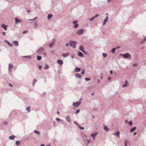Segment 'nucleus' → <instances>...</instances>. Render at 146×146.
I'll list each match as a JSON object with an SVG mask.
<instances>
[{
  "label": "nucleus",
  "instance_id": "f257e3e1",
  "mask_svg": "<svg viewBox=\"0 0 146 146\" xmlns=\"http://www.w3.org/2000/svg\"><path fill=\"white\" fill-rule=\"evenodd\" d=\"M76 43L75 41H72L70 42V45L73 48H75L76 46Z\"/></svg>",
  "mask_w": 146,
  "mask_h": 146
},
{
  "label": "nucleus",
  "instance_id": "f03ea898",
  "mask_svg": "<svg viewBox=\"0 0 146 146\" xmlns=\"http://www.w3.org/2000/svg\"><path fill=\"white\" fill-rule=\"evenodd\" d=\"M120 55L123 56L125 58H128L129 57H131L130 55L128 53H126L124 54H121Z\"/></svg>",
  "mask_w": 146,
  "mask_h": 146
},
{
  "label": "nucleus",
  "instance_id": "7ed1b4c3",
  "mask_svg": "<svg viewBox=\"0 0 146 146\" xmlns=\"http://www.w3.org/2000/svg\"><path fill=\"white\" fill-rule=\"evenodd\" d=\"M81 102V101L76 102H74L73 103V105L74 107H77L80 105Z\"/></svg>",
  "mask_w": 146,
  "mask_h": 146
},
{
  "label": "nucleus",
  "instance_id": "20e7f679",
  "mask_svg": "<svg viewBox=\"0 0 146 146\" xmlns=\"http://www.w3.org/2000/svg\"><path fill=\"white\" fill-rule=\"evenodd\" d=\"M83 33V30L82 29H79L77 31V33L79 35H82Z\"/></svg>",
  "mask_w": 146,
  "mask_h": 146
},
{
  "label": "nucleus",
  "instance_id": "39448f33",
  "mask_svg": "<svg viewBox=\"0 0 146 146\" xmlns=\"http://www.w3.org/2000/svg\"><path fill=\"white\" fill-rule=\"evenodd\" d=\"M13 67V66L12 64H9V70L10 72H11V71Z\"/></svg>",
  "mask_w": 146,
  "mask_h": 146
},
{
  "label": "nucleus",
  "instance_id": "423d86ee",
  "mask_svg": "<svg viewBox=\"0 0 146 146\" xmlns=\"http://www.w3.org/2000/svg\"><path fill=\"white\" fill-rule=\"evenodd\" d=\"M78 22V21H74L73 23L74 24V27L75 28H76L77 27H78V25L77 23Z\"/></svg>",
  "mask_w": 146,
  "mask_h": 146
},
{
  "label": "nucleus",
  "instance_id": "0eeeda50",
  "mask_svg": "<svg viewBox=\"0 0 146 146\" xmlns=\"http://www.w3.org/2000/svg\"><path fill=\"white\" fill-rule=\"evenodd\" d=\"M15 22L16 23H18L20 22H22V21L17 18H16L15 19Z\"/></svg>",
  "mask_w": 146,
  "mask_h": 146
},
{
  "label": "nucleus",
  "instance_id": "6e6552de",
  "mask_svg": "<svg viewBox=\"0 0 146 146\" xmlns=\"http://www.w3.org/2000/svg\"><path fill=\"white\" fill-rule=\"evenodd\" d=\"M79 49H80V50H81L84 53L86 54H87L86 53V52L84 50V48L83 47V46H80Z\"/></svg>",
  "mask_w": 146,
  "mask_h": 146
},
{
  "label": "nucleus",
  "instance_id": "1a4fd4ad",
  "mask_svg": "<svg viewBox=\"0 0 146 146\" xmlns=\"http://www.w3.org/2000/svg\"><path fill=\"white\" fill-rule=\"evenodd\" d=\"M57 62L60 65H61L63 64L62 61L60 59H58L57 60Z\"/></svg>",
  "mask_w": 146,
  "mask_h": 146
},
{
  "label": "nucleus",
  "instance_id": "9d476101",
  "mask_svg": "<svg viewBox=\"0 0 146 146\" xmlns=\"http://www.w3.org/2000/svg\"><path fill=\"white\" fill-rule=\"evenodd\" d=\"M108 19V16L106 17L105 19L104 20L103 22V25H104L106 24V23L107 22Z\"/></svg>",
  "mask_w": 146,
  "mask_h": 146
},
{
  "label": "nucleus",
  "instance_id": "9b49d317",
  "mask_svg": "<svg viewBox=\"0 0 146 146\" xmlns=\"http://www.w3.org/2000/svg\"><path fill=\"white\" fill-rule=\"evenodd\" d=\"M97 134V133H95L93 134H92L91 135V136L94 139L95 138V137L96 136Z\"/></svg>",
  "mask_w": 146,
  "mask_h": 146
},
{
  "label": "nucleus",
  "instance_id": "f8f14e48",
  "mask_svg": "<svg viewBox=\"0 0 146 146\" xmlns=\"http://www.w3.org/2000/svg\"><path fill=\"white\" fill-rule=\"evenodd\" d=\"M1 27L3 28L5 30H7V25H5L4 24H3L1 25Z\"/></svg>",
  "mask_w": 146,
  "mask_h": 146
},
{
  "label": "nucleus",
  "instance_id": "ddd939ff",
  "mask_svg": "<svg viewBox=\"0 0 146 146\" xmlns=\"http://www.w3.org/2000/svg\"><path fill=\"white\" fill-rule=\"evenodd\" d=\"M120 132L119 131H117V133L114 134V135L116 136L119 137Z\"/></svg>",
  "mask_w": 146,
  "mask_h": 146
},
{
  "label": "nucleus",
  "instance_id": "4468645a",
  "mask_svg": "<svg viewBox=\"0 0 146 146\" xmlns=\"http://www.w3.org/2000/svg\"><path fill=\"white\" fill-rule=\"evenodd\" d=\"M66 119L67 121L68 122H70L71 120L69 116H67L66 118Z\"/></svg>",
  "mask_w": 146,
  "mask_h": 146
},
{
  "label": "nucleus",
  "instance_id": "2eb2a0df",
  "mask_svg": "<svg viewBox=\"0 0 146 146\" xmlns=\"http://www.w3.org/2000/svg\"><path fill=\"white\" fill-rule=\"evenodd\" d=\"M136 129V127H134L131 128L130 130V132L131 133L133 132Z\"/></svg>",
  "mask_w": 146,
  "mask_h": 146
},
{
  "label": "nucleus",
  "instance_id": "dca6fc26",
  "mask_svg": "<svg viewBox=\"0 0 146 146\" xmlns=\"http://www.w3.org/2000/svg\"><path fill=\"white\" fill-rule=\"evenodd\" d=\"M80 68H76L75 69V72H79L80 71Z\"/></svg>",
  "mask_w": 146,
  "mask_h": 146
},
{
  "label": "nucleus",
  "instance_id": "f3484780",
  "mask_svg": "<svg viewBox=\"0 0 146 146\" xmlns=\"http://www.w3.org/2000/svg\"><path fill=\"white\" fill-rule=\"evenodd\" d=\"M75 75L76 77L79 78H80L82 76L81 75H80L78 73H76L75 74Z\"/></svg>",
  "mask_w": 146,
  "mask_h": 146
},
{
  "label": "nucleus",
  "instance_id": "a211bd4d",
  "mask_svg": "<svg viewBox=\"0 0 146 146\" xmlns=\"http://www.w3.org/2000/svg\"><path fill=\"white\" fill-rule=\"evenodd\" d=\"M69 54L68 53H63L62 54V55L64 57H67V56Z\"/></svg>",
  "mask_w": 146,
  "mask_h": 146
},
{
  "label": "nucleus",
  "instance_id": "6ab92c4d",
  "mask_svg": "<svg viewBox=\"0 0 146 146\" xmlns=\"http://www.w3.org/2000/svg\"><path fill=\"white\" fill-rule=\"evenodd\" d=\"M78 55L79 56L81 57H83L84 56L83 54L80 52H79L78 53Z\"/></svg>",
  "mask_w": 146,
  "mask_h": 146
},
{
  "label": "nucleus",
  "instance_id": "aec40b11",
  "mask_svg": "<svg viewBox=\"0 0 146 146\" xmlns=\"http://www.w3.org/2000/svg\"><path fill=\"white\" fill-rule=\"evenodd\" d=\"M52 16V15L51 14H48V19H49L50 18H51Z\"/></svg>",
  "mask_w": 146,
  "mask_h": 146
},
{
  "label": "nucleus",
  "instance_id": "412c9836",
  "mask_svg": "<svg viewBox=\"0 0 146 146\" xmlns=\"http://www.w3.org/2000/svg\"><path fill=\"white\" fill-rule=\"evenodd\" d=\"M127 83H128L127 81V80H126L125 82V84H123V86H122L123 87H125L127 86Z\"/></svg>",
  "mask_w": 146,
  "mask_h": 146
},
{
  "label": "nucleus",
  "instance_id": "4be33fe9",
  "mask_svg": "<svg viewBox=\"0 0 146 146\" xmlns=\"http://www.w3.org/2000/svg\"><path fill=\"white\" fill-rule=\"evenodd\" d=\"M76 124L78 125V127H79V128L80 129H81V130H83V129H84V127H82L80 126L78 124V123H76Z\"/></svg>",
  "mask_w": 146,
  "mask_h": 146
},
{
  "label": "nucleus",
  "instance_id": "5701e85b",
  "mask_svg": "<svg viewBox=\"0 0 146 146\" xmlns=\"http://www.w3.org/2000/svg\"><path fill=\"white\" fill-rule=\"evenodd\" d=\"M104 128L107 131H108L110 130V129L107 127H104Z\"/></svg>",
  "mask_w": 146,
  "mask_h": 146
},
{
  "label": "nucleus",
  "instance_id": "b1692460",
  "mask_svg": "<svg viewBox=\"0 0 146 146\" xmlns=\"http://www.w3.org/2000/svg\"><path fill=\"white\" fill-rule=\"evenodd\" d=\"M15 137V136L14 135L11 136L9 137V138L11 139H13Z\"/></svg>",
  "mask_w": 146,
  "mask_h": 146
},
{
  "label": "nucleus",
  "instance_id": "393cba45",
  "mask_svg": "<svg viewBox=\"0 0 146 146\" xmlns=\"http://www.w3.org/2000/svg\"><path fill=\"white\" fill-rule=\"evenodd\" d=\"M115 49L116 48H114L112 49L111 50V52L113 53H115Z\"/></svg>",
  "mask_w": 146,
  "mask_h": 146
},
{
  "label": "nucleus",
  "instance_id": "a878e982",
  "mask_svg": "<svg viewBox=\"0 0 146 146\" xmlns=\"http://www.w3.org/2000/svg\"><path fill=\"white\" fill-rule=\"evenodd\" d=\"M129 141L128 140H126L125 141V146H127V144L128 143Z\"/></svg>",
  "mask_w": 146,
  "mask_h": 146
},
{
  "label": "nucleus",
  "instance_id": "bb28decb",
  "mask_svg": "<svg viewBox=\"0 0 146 146\" xmlns=\"http://www.w3.org/2000/svg\"><path fill=\"white\" fill-rule=\"evenodd\" d=\"M37 59L38 60H40L41 59V57L40 56H37Z\"/></svg>",
  "mask_w": 146,
  "mask_h": 146
},
{
  "label": "nucleus",
  "instance_id": "cd10ccee",
  "mask_svg": "<svg viewBox=\"0 0 146 146\" xmlns=\"http://www.w3.org/2000/svg\"><path fill=\"white\" fill-rule=\"evenodd\" d=\"M30 107H28L26 108V110L28 111V112L30 111Z\"/></svg>",
  "mask_w": 146,
  "mask_h": 146
},
{
  "label": "nucleus",
  "instance_id": "c85d7f7f",
  "mask_svg": "<svg viewBox=\"0 0 146 146\" xmlns=\"http://www.w3.org/2000/svg\"><path fill=\"white\" fill-rule=\"evenodd\" d=\"M14 42L15 45L17 46L18 45V43L17 41H15Z\"/></svg>",
  "mask_w": 146,
  "mask_h": 146
},
{
  "label": "nucleus",
  "instance_id": "c756f323",
  "mask_svg": "<svg viewBox=\"0 0 146 146\" xmlns=\"http://www.w3.org/2000/svg\"><path fill=\"white\" fill-rule=\"evenodd\" d=\"M34 132L35 133L37 134L38 135H39L40 134L39 132L38 131H36V130Z\"/></svg>",
  "mask_w": 146,
  "mask_h": 146
},
{
  "label": "nucleus",
  "instance_id": "7c9ffc66",
  "mask_svg": "<svg viewBox=\"0 0 146 146\" xmlns=\"http://www.w3.org/2000/svg\"><path fill=\"white\" fill-rule=\"evenodd\" d=\"M103 55L104 57H106L107 56V54H106L103 53Z\"/></svg>",
  "mask_w": 146,
  "mask_h": 146
},
{
  "label": "nucleus",
  "instance_id": "2f4dec72",
  "mask_svg": "<svg viewBox=\"0 0 146 146\" xmlns=\"http://www.w3.org/2000/svg\"><path fill=\"white\" fill-rule=\"evenodd\" d=\"M24 58H31V57L30 56H23V57Z\"/></svg>",
  "mask_w": 146,
  "mask_h": 146
},
{
  "label": "nucleus",
  "instance_id": "473e14b6",
  "mask_svg": "<svg viewBox=\"0 0 146 146\" xmlns=\"http://www.w3.org/2000/svg\"><path fill=\"white\" fill-rule=\"evenodd\" d=\"M54 42H52L49 45V46L50 47H51L53 45V44H54Z\"/></svg>",
  "mask_w": 146,
  "mask_h": 146
},
{
  "label": "nucleus",
  "instance_id": "72a5a7b5",
  "mask_svg": "<svg viewBox=\"0 0 146 146\" xmlns=\"http://www.w3.org/2000/svg\"><path fill=\"white\" fill-rule=\"evenodd\" d=\"M95 18V17H93L92 18L89 20L90 21H92Z\"/></svg>",
  "mask_w": 146,
  "mask_h": 146
},
{
  "label": "nucleus",
  "instance_id": "f704fd0d",
  "mask_svg": "<svg viewBox=\"0 0 146 146\" xmlns=\"http://www.w3.org/2000/svg\"><path fill=\"white\" fill-rule=\"evenodd\" d=\"M129 124L130 125H132V122L131 121H130L129 122Z\"/></svg>",
  "mask_w": 146,
  "mask_h": 146
},
{
  "label": "nucleus",
  "instance_id": "c9c22d12",
  "mask_svg": "<svg viewBox=\"0 0 146 146\" xmlns=\"http://www.w3.org/2000/svg\"><path fill=\"white\" fill-rule=\"evenodd\" d=\"M49 68V66L48 65H46V66L44 68V69H46Z\"/></svg>",
  "mask_w": 146,
  "mask_h": 146
},
{
  "label": "nucleus",
  "instance_id": "e433bc0d",
  "mask_svg": "<svg viewBox=\"0 0 146 146\" xmlns=\"http://www.w3.org/2000/svg\"><path fill=\"white\" fill-rule=\"evenodd\" d=\"M85 80L86 81H89L90 80V78H86Z\"/></svg>",
  "mask_w": 146,
  "mask_h": 146
},
{
  "label": "nucleus",
  "instance_id": "4c0bfd02",
  "mask_svg": "<svg viewBox=\"0 0 146 146\" xmlns=\"http://www.w3.org/2000/svg\"><path fill=\"white\" fill-rule=\"evenodd\" d=\"M19 142L18 141H17L16 142V144L17 145L19 144Z\"/></svg>",
  "mask_w": 146,
  "mask_h": 146
},
{
  "label": "nucleus",
  "instance_id": "58836bf2",
  "mask_svg": "<svg viewBox=\"0 0 146 146\" xmlns=\"http://www.w3.org/2000/svg\"><path fill=\"white\" fill-rule=\"evenodd\" d=\"M84 70H83L82 71V74L83 75L84 74Z\"/></svg>",
  "mask_w": 146,
  "mask_h": 146
},
{
  "label": "nucleus",
  "instance_id": "ea45409f",
  "mask_svg": "<svg viewBox=\"0 0 146 146\" xmlns=\"http://www.w3.org/2000/svg\"><path fill=\"white\" fill-rule=\"evenodd\" d=\"M8 44L11 46H13L9 42H8Z\"/></svg>",
  "mask_w": 146,
  "mask_h": 146
},
{
  "label": "nucleus",
  "instance_id": "a19ab883",
  "mask_svg": "<svg viewBox=\"0 0 146 146\" xmlns=\"http://www.w3.org/2000/svg\"><path fill=\"white\" fill-rule=\"evenodd\" d=\"M99 14H97V15H96L95 16H94V17H95V18L96 17H98L99 16Z\"/></svg>",
  "mask_w": 146,
  "mask_h": 146
},
{
  "label": "nucleus",
  "instance_id": "79ce46f5",
  "mask_svg": "<svg viewBox=\"0 0 146 146\" xmlns=\"http://www.w3.org/2000/svg\"><path fill=\"white\" fill-rule=\"evenodd\" d=\"M80 112V110H76V113H78V112Z\"/></svg>",
  "mask_w": 146,
  "mask_h": 146
},
{
  "label": "nucleus",
  "instance_id": "37998d69",
  "mask_svg": "<svg viewBox=\"0 0 146 146\" xmlns=\"http://www.w3.org/2000/svg\"><path fill=\"white\" fill-rule=\"evenodd\" d=\"M137 64H135L133 65V66H137Z\"/></svg>",
  "mask_w": 146,
  "mask_h": 146
},
{
  "label": "nucleus",
  "instance_id": "c03bdc74",
  "mask_svg": "<svg viewBox=\"0 0 146 146\" xmlns=\"http://www.w3.org/2000/svg\"><path fill=\"white\" fill-rule=\"evenodd\" d=\"M5 32H3L2 33V34L3 35H5Z\"/></svg>",
  "mask_w": 146,
  "mask_h": 146
},
{
  "label": "nucleus",
  "instance_id": "a18cd8bd",
  "mask_svg": "<svg viewBox=\"0 0 146 146\" xmlns=\"http://www.w3.org/2000/svg\"><path fill=\"white\" fill-rule=\"evenodd\" d=\"M42 68V66L41 65L39 66V69H40Z\"/></svg>",
  "mask_w": 146,
  "mask_h": 146
},
{
  "label": "nucleus",
  "instance_id": "49530a36",
  "mask_svg": "<svg viewBox=\"0 0 146 146\" xmlns=\"http://www.w3.org/2000/svg\"><path fill=\"white\" fill-rule=\"evenodd\" d=\"M27 31H23V33L24 34V33H27Z\"/></svg>",
  "mask_w": 146,
  "mask_h": 146
},
{
  "label": "nucleus",
  "instance_id": "de8ad7c7",
  "mask_svg": "<svg viewBox=\"0 0 146 146\" xmlns=\"http://www.w3.org/2000/svg\"><path fill=\"white\" fill-rule=\"evenodd\" d=\"M146 40V36L145 38L143 40V42H145Z\"/></svg>",
  "mask_w": 146,
  "mask_h": 146
},
{
  "label": "nucleus",
  "instance_id": "09e8293b",
  "mask_svg": "<svg viewBox=\"0 0 146 146\" xmlns=\"http://www.w3.org/2000/svg\"><path fill=\"white\" fill-rule=\"evenodd\" d=\"M69 45V44L68 43H67L66 44V46H68Z\"/></svg>",
  "mask_w": 146,
  "mask_h": 146
},
{
  "label": "nucleus",
  "instance_id": "8fccbe9b",
  "mask_svg": "<svg viewBox=\"0 0 146 146\" xmlns=\"http://www.w3.org/2000/svg\"><path fill=\"white\" fill-rule=\"evenodd\" d=\"M136 134H137V133L136 132H135L134 133L133 135H136Z\"/></svg>",
  "mask_w": 146,
  "mask_h": 146
},
{
  "label": "nucleus",
  "instance_id": "3c124183",
  "mask_svg": "<svg viewBox=\"0 0 146 146\" xmlns=\"http://www.w3.org/2000/svg\"><path fill=\"white\" fill-rule=\"evenodd\" d=\"M9 85L11 86V87H13V86L10 84H9Z\"/></svg>",
  "mask_w": 146,
  "mask_h": 146
},
{
  "label": "nucleus",
  "instance_id": "603ef678",
  "mask_svg": "<svg viewBox=\"0 0 146 146\" xmlns=\"http://www.w3.org/2000/svg\"><path fill=\"white\" fill-rule=\"evenodd\" d=\"M110 73L111 74L112 73H113V72H112V71H110Z\"/></svg>",
  "mask_w": 146,
  "mask_h": 146
},
{
  "label": "nucleus",
  "instance_id": "864d4df0",
  "mask_svg": "<svg viewBox=\"0 0 146 146\" xmlns=\"http://www.w3.org/2000/svg\"><path fill=\"white\" fill-rule=\"evenodd\" d=\"M119 48V46H117V47L116 48Z\"/></svg>",
  "mask_w": 146,
  "mask_h": 146
},
{
  "label": "nucleus",
  "instance_id": "5fc2aeb1",
  "mask_svg": "<svg viewBox=\"0 0 146 146\" xmlns=\"http://www.w3.org/2000/svg\"><path fill=\"white\" fill-rule=\"evenodd\" d=\"M57 113L58 114H59V112L58 111L57 112Z\"/></svg>",
  "mask_w": 146,
  "mask_h": 146
},
{
  "label": "nucleus",
  "instance_id": "6e6d98bb",
  "mask_svg": "<svg viewBox=\"0 0 146 146\" xmlns=\"http://www.w3.org/2000/svg\"><path fill=\"white\" fill-rule=\"evenodd\" d=\"M56 120H60V119L59 118H56Z\"/></svg>",
  "mask_w": 146,
  "mask_h": 146
},
{
  "label": "nucleus",
  "instance_id": "4d7b16f0",
  "mask_svg": "<svg viewBox=\"0 0 146 146\" xmlns=\"http://www.w3.org/2000/svg\"><path fill=\"white\" fill-rule=\"evenodd\" d=\"M44 146V144H42L40 145V146Z\"/></svg>",
  "mask_w": 146,
  "mask_h": 146
},
{
  "label": "nucleus",
  "instance_id": "13d9d810",
  "mask_svg": "<svg viewBox=\"0 0 146 146\" xmlns=\"http://www.w3.org/2000/svg\"><path fill=\"white\" fill-rule=\"evenodd\" d=\"M35 20V19H33L32 20H29L30 21H31V20Z\"/></svg>",
  "mask_w": 146,
  "mask_h": 146
},
{
  "label": "nucleus",
  "instance_id": "bf43d9fd",
  "mask_svg": "<svg viewBox=\"0 0 146 146\" xmlns=\"http://www.w3.org/2000/svg\"><path fill=\"white\" fill-rule=\"evenodd\" d=\"M27 12H30L29 11V10H27Z\"/></svg>",
  "mask_w": 146,
  "mask_h": 146
},
{
  "label": "nucleus",
  "instance_id": "052dcab7",
  "mask_svg": "<svg viewBox=\"0 0 146 146\" xmlns=\"http://www.w3.org/2000/svg\"><path fill=\"white\" fill-rule=\"evenodd\" d=\"M111 0H108V1L109 2Z\"/></svg>",
  "mask_w": 146,
  "mask_h": 146
},
{
  "label": "nucleus",
  "instance_id": "680f3d73",
  "mask_svg": "<svg viewBox=\"0 0 146 146\" xmlns=\"http://www.w3.org/2000/svg\"><path fill=\"white\" fill-rule=\"evenodd\" d=\"M34 81H35V82H36V80H34Z\"/></svg>",
  "mask_w": 146,
  "mask_h": 146
},
{
  "label": "nucleus",
  "instance_id": "e2e57ef3",
  "mask_svg": "<svg viewBox=\"0 0 146 146\" xmlns=\"http://www.w3.org/2000/svg\"><path fill=\"white\" fill-rule=\"evenodd\" d=\"M108 80L110 79V78H108Z\"/></svg>",
  "mask_w": 146,
  "mask_h": 146
}]
</instances>
